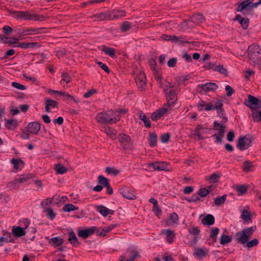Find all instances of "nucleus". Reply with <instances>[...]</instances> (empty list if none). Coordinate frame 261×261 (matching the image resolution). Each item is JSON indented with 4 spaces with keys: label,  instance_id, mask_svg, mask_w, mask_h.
<instances>
[{
    "label": "nucleus",
    "instance_id": "obj_1",
    "mask_svg": "<svg viewBox=\"0 0 261 261\" xmlns=\"http://www.w3.org/2000/svg\"><path fill=\"white\" fill-rule=\"evenodd\" d=\"M15 13L14 17L17 19H23L27 20H35L42 21L47 18V17L43 15H38L32 11H19Z\"/></svg>",
    "mask_w": 261,
    "mask_h": 261
},
{
    "label": "nucleus",
    "instance_id": "obj_2",
    "mask_svg": "<svg viewBox=\"0 0 261 261\" xmlns=\"http://www.w3.org/2000/svg\"><path fill=\"white\" fill-rule=\"evenodd\" d=\"M255 226L247 228L236 233V240L241 244H245L255 229Z\"/></svg>",
    "mask_w": 261,
    "mask_h": 261
},
{
    "label": "nucleus",
    "instance_id": "obj_3",
    "mask_svg": "<svg viewBox=\"0 0 261 261\" xmlns=\"http://www.w3.org/2000/svg\"><path fill=\"white\" fill-rule=\"evenodd\" d=\"M97 121L101 123L105 124H113L116 123L117 121L120 120V117L117 115L115 117L114 114L112 113L110 115L106 112H101L98 113L96 116Z\"/></svg>",
    "mask_w": 261,
    "mask_h": 261
},
{
    "label": "nucleus",
    "instance_id": "obj_4",
    "mask_svg": "<svg viewBox=\"0 0 261 261\" xmlns=\"http://www.w3.org/2000/svg\"><path fill=\"white\" fill-rule=\"evenodd\" d=\"M248 56L250 59L254 63H258L260 61L261 49L259 46L255 44H251L248 48Z\"/></svg>",
    "mask_w": 261,
    "mask_h": 261
},
{
    "label": "nucleus",
    "instance_id": "obj_5",
    "mask_svg": "<svg viewBox=\"0 0 261 261\" xmlns=\"http://www.w3.org/2000/svg\"><path fill=\"white\" fill-rule=\"evenodd\" d=\"M213 129L216 130L217 133L212 137L215 138V142L220 144L222 143V138L224 137L225 133V126L217 121H215L214 122Z\"/></svg>",
    "mask_w": 261,
    "mask_h": 261
},
{
    "label": "nucleus",
    "instance_id": "obj_6",
    "mask_svg": "<svg viewBox=\"0 0 261 261\" xmlns=\"http://www.w3.org/2000/svg\"><path fill=\"white\" fill-rule=\"evenodd\" d=\"M204 20L205 19L202 14H197L193 15L189 19L185 20L183 22L182 25L184 27H186L187 25L188 28H192L194 25L193 24H191V22L193 23L195 25H197L204 22Z\"/></svg>",
    "mask_w": 261,
    "mask_h": 261
},
{
    "label": "nucleus",
    "instance_id": "obj_7",
    "mask_svg": "<svg viewBox=\"0 0 261 261\" xmlns=\"http://www.w3.org/2000/svg\"><path fill=\"white\" fill-rule=\"evenodd\" d=\"M118 139L124 149H129L132 146L133 142L130 137L126 134H120L118 136Z\"/></svg>",
    "mask_w": 261,
    "mask_h": 261
},
{
    "label": "nucleus",
    "instance_id": "obj_8",
    "mask_svg": "<svg viewBox=\"0 0 261 261\" xmlns=\"http://www.w3.org/2000/svg\"><path fill=\"white\" fill-rule=\"evenodd\" d=\"M32 177L33 175L32 174L22 175L18 178L15 179L13 181L10 182L8 186L12 188L18 187L20 184L27 181L29 179L32 178Z\"/></svg>",
    "mask_w": 261,
    "mask_h": 261
},
{
    "label": "nucleus",
    "instance_id": "obj_9",
    "mask_svg": "<svg viewBox=\"0 0 261 261\" xmlns=\"http://www.w3.org/2000/svg\"><path fill=\"white\" fill-rule=\"evenodd\" d=\"M254 4L251 0H246L241 3H238L237 9L238 12L247 11L250 12L254 7Z\"/></svg>",
    "mask_w": 261,
    "mask_h": 261
},
{
    "label": "nucleus",
    "instance_id": "obj_10",
    "mask_svg": "<svg viewBox=\"0 0 261 261\" xmlns=\"http://www.w3.org/2000/svg\"><path fill=\"white\" fill-rule=\"evenodd\" d=\"M96 226H92L87 229H78L77 234L79 237L86 239L94 234L96 230Z\"/></svg>",
    "mask_w": 261,
    "mask_h": 261
},
{
    "label": "nucleus",
    "instance_id": "obj_11",
    "mask_svg": "<svg viewBox=\"0 0 261 261\" xmlns=\"http://www.w3.org/2000/svg\"><path fill=\"white\" fill-rule=\"evenodd\" d=\"M251 140L246 137H241L239 138L237 143V147L241 150L247 149L251 146Z\"/></svg>",
    "mask_w": 261,
    "mask_h": 261
},
{
    "label": "nucleus",
    "instance_id": "obj_12",
    "mask_svg": "<svg viewBox=\"0 0 261 261\" xmlns=\"http://www.w3.org/2000/svg\"><path fill=\"white\" fill-rule=\"evenodd\" d=\"M206 127H203L201 125H197L192 133L194 139L197 140H203L204 139L203 135L206 133Z\"/></svg>",
    "mask_w": 261,
    "mask_h": 261
},
{
    "label": "nucleus",
    "instance_id": "obj_13",
    "mask_svg": "<svg viewBox=\"0 0 261 261\" xmlns=\"http://www.w3.org/2000/svg\"><path fill=\"white\" fill-rule=\"evenodd\" d=\"M149 168H152L155 170H169L168 163L165 162H156L148 164Z\"/></svg>",
    "mask_w": 261,
    "mask_h": 261
},
{
    "label": "nucleus",
    "instance_id": "obj_14",
    "mask_svg": "<svg viewBox=\"0 0 261 261\" xmlns=\"http://www.w3.org/2000/svg\"><path fill=\"white\" fill-rule=\"evenodd\" d=\"M136 82L140 89H144L146 85V78L145 73L142 71H140L136 77Z\"/></svg>",
    "mask_w": 261,
    "mask_h": 261
},
{
    "label": "nucleus",
    "instance_id": "obj_15",
    "mask_svg": "<svg viewBox=\"0 0 261 261\" xmlns=\"http://www.w3.org/2000/svg\"><path fill=\"white\" fill-rule=\"evenodd\" d=\"M98 182L102 187H106L107 188V193L108 194L111 195L113 194V189L110 186L108 178L102 175H99L98 177Z\"/></svg>",
    "mask_w": 261,
    "mask_h": 261
},
{
    "label": "nucleus",
    "instance_id": "obj_16",
    "mask_svg": "<svg viewBox=\"0 0 261 261\" xmlns=\"http://www.w3.org/2000/svg\"><path fill=\"white\" fill-rule=\"evenodd\" d=\"M248 102L247 106L252 109H256L261 107V101L258 98L249 95L248 96Z\"/></svg>",
    "mask_w": 261,
    "mask_h": 261
},
{
    "label": "nucleus",
    "instance_id": "obj_17",
    "mask_svg": "<svg viewBox=\"0 0 261 261\" xmlns=\"http://www.w3.org/2000/svg\"><path fill=\"white\" fill-rule=\"evenodd\" d=\"M209 253V250L204 247L195 248L193 255L195 258H202L206 256Z\"/></svg>",
    "mask_w": 261,
    "mask_h": 261
},
{
    "label": "nucleus",
    "instance_id": "obj_18",
    "mask_svg": "<svg viewBox=\"0 0 261 261\" xmlns=\"http://www.w3.org/2000/svg\"><path fill=\"white\" fill-rule=\"evenodd\" d=\"M126 12L121 10L114 9L109 12V20L117 19L125 15Z\"/></svg>",
    "mask_w": 261,
    "mask_h": 261
},
{
    "label": "nucleus",
    "instance_id": "obj_19",
    "mask_svg": "<svg viewBox=\"0 0 261 261\" xmlns=\"http://www.w3.org/2000/svg\"><path fill=\"white\" fill-rule=\"evenodd\" d=\"M40 128V124L37 122H30L26 127L27 130L33 135L37 134Z\"/></svg>",
    "mask_w": 261,
    "mask_h": 261
},
{
    "label": "nucleus",
    "instance_id": "obj_20",
    "mask_svg": "<svg viewBox=\"0 0 261 261\" xmlns=\"http://www.w3.org/2000/svg\"><path fill=\"white\" fill-rule=\"evenodd\" d=\"M162 234L166 236V240L168 244L172 243L175 239V233L174 231L168 229H164L161 230Z\"/></svg>",
    "mask_w": 261,
    "mask_h": 261
},
{
    "label": "nucleus",
    "instance_id": "obj_21",
    "mask_svg": "<svg viewBox=\"0 0 261 261\" xmlns=\"http://www.w3.org/2000/svg\"><path fill=\"white\" fill-rule=\"evenodd\" d=\"M43 30V28H28L22 30L20 34L21 36L37 34L42 33Z\"/></svg>",
    "mask_w": 261,
    "mask_h": 261
},
{
    "label": "nucleus",
    "instance_id": "obj_22",
    "mask_svg": "<svg viewBox=\"0 0 261 261\" xmlns=\"http://www.w3.org/2000/svg\"><path fill=\"white\" fill-rule=\"evenodd\" d=\"M166 98H167V103L165 104V106H170L172 104L174 103L175 101L177 100V97L176 96V93L174 90H171L169 93L167 92Z\"/></svg>",
    "mask_w": 261,
    "mask_h": 261
},
{
    "label": "nucleus",
    "instance_id": "obj_23",
    "mask_svg": "<svg viewBox=\"0 0 261 261\" xmlns=\"http://www.w3.org/2000/svg\"><path fill=\"white\" fill-rule=\"evenodd\" d=\"M200 87L203 91L206 92L211 91H215L218 88L216 84L214 83H207L205 84H202Z\"/></svg>",
    "mask_w": 261,
    "mask_h": 261
},
{
    "label": "nucleus",
    "instance_id": "obj_24",
    "mask_svg": "<svg viewBox=\"0 0 261 261\" xmlns=\"http://www.w3.org/2000/svg\"><path fill=\"white\" fill-rule=\"evenodd\" d=\"M223 102L221 100H217L215 102V105H213L212 103L207 104L205 108V110L208 111L212 110H218L221 109L223 107Z\"/></svg>",
    "mask_w": 261,
    "mask_h": 261
},
{
    "label": "nucleus",
    "instance_id": "obj_25",
    "mask_svg": "<svg viewBox=\"0 0 261 261\" xmlns=\"http://www.w3.org/2000/svg\"><path fill=\"white\" fill-rule=\"evenodd\" d=\"M119 194L121 195L122 196H135L136 194L135 191L132 188L124 187L122 188H120L119 189Z\"/></svg>",
    "mask_w": 261,
    "mask_h": 261
},
{
    "label": "nucleus",
    "instance_id": "obj_26",
    "mask_svg": "<svg viewBox=\"0 0 261 261\" xmlns=\"http://www.w3.org/2000/svg\"><path fill=\"white\" fill-rule=\"evenodd\" d=\"M233 20L238 21L244 29H247L248 27L249 22L248 18H243L241 15H237Z\"/></svg>",
    "mask_w": 261,
    "mask_h": 261
},
{
    "label": "nucleus",
    "instance_id": "obj_27",
    "mask_svg": "<svg viewBox=\"0 0 261 261\" xmlns=\"http://www.w3.org/2000/svg\"><path fill=\"white\" fill-rule=\"evenodd\" d=\"M167 111V109L162 108L157 111L153 112L151 115V119L153 121H156L161 118L164 114Z\"/></svg>",
    "mask_w": 261,
    "mask_h": 261
},
{
    "label": "nucleus",
    "instance_id": "obj_28",
    "mask_svg": "<svg viewBox=\"0 0 261 261\" xmlns=\"http://www.w3.org/2000/svg\"><path fill=\"white\" fill-rule=\"evenodd\" d=\"M202 224L204 226H211L215 223V218L211 214L206 215L202 220Z\"/></svg>",
    "mask_w": 261,
    "mask_h": 261
},
{
    "label": "nucleus",
    "instance_id": "obj_29",
    "mask_svg": "<svg viewBox=\"0 0 261 261\" xmlns=\"http://www.w3.org/2000/svg\"><path fill=\"white\" fill-rule=\"evenodd\" d=\"M95 21H103L109 20V12H101L96 14L92 16Z\"/></svg>",
    "mask_w": 261,
    "mask_h": 261
},
{
    "label": "nucleus",
    "instance_id": "obj_30",
    "mask_svg": "<svg viewBox=\"0 0 261 261\" xmlns=\"http://www.w3.org/2000/svg\"><path fill=\"white\" fill-rule=\"evenodd\" d=\"M250 189V187L247 185H239L236 187V190L240 195H244L247 193V192ZM248 194V193H247ZM249 194H257V193L249 192Z\"/></svg>",
    "mask_w": 261,
    "mask_h": 261
},
{
    "label": "nucleus",
    "instance_id": "obj_31",
    "mask_svg": "<svg viewBox=\"0 0 261 261\" xmlns=\"http://www.w3.org/2000/svg\"><path fill=\"white\" fill-rule=\"evenodd\" d=\"M45 111L47 113L50 112V109L51 108H55L57 107L58 103L55 100L50 99H45Z\"/></svg>",
    "mask_w": 261,
    "mask_h": 261
},
{
    "label": "nucleus",
    "instance_id": "obj_32",
    "mask_svg": "<svg viewBox=\"0 0 261 261\" xmlns=\"http://www.w3.org/2000/svg\"><path fill=\"white\" fill-rule=\"evenodd\" d=\"M213 187L212 186H210L207 187H204L203 188L200 189L198 191V196H206L208 194H214L212 193Z\"/></svg>",
    "mask_w": 261,
    "mask_h": 261
},
{
    "label": "nucleus",
    "instance_id": "obj_33",
    "mask_svg": "<svg viewBox=\"0 0 261 261\" xmlns=\"http://www.w3.org/2000/svg\"><path fill=\"white\" fill-rule=\"evenodd\" d=\"M68 241L73 246L77 247L80 245V242L74 232L71 231L69 233Z\"/></svg>",
    "mask_w": 261,
    "mask_h": 261
},
{
    "label": "nucleus",
    "instance_id": "obj_34",
    "mask_svg": "<svg viewBox=\"0 0 261 261\" xmlns=\"http://www.w3.org/2000/svg\"><path fill=\"white\" fill-rule=\"evenodd\" d=\"M18 124L17 120L15 119H9L5 120V126L8 129H14Z\"/></svg>",
    "mask_w": 261,
    "mask_h": 261
},
{
    "label": "nucleus",
    "instance_id": "obj_35",
    "mask_svg": "<svg viewBox=\"0 0 261 261\" xmlns=\"http://www.w3.org/2000/svg\"><path fill=\"white\" fill-rule=\"evenodd\" d=\"M220 229L217 227H213L210 231L209 239L211 240L213 242L217 241V236L219 234Z\"/></svg>",
    "mask_w": 261,
    "mask_h": 261
},
{
    "label": "nucleus",
    "instance_id": "obj_36",
    "mask_svg": "<svg viewBox=\"0 0 261 261\" xmlns=\"http://www.w3.org/2000/svg\"><path fill=\"white\" fill-rule=\"evenodd\" d=\"M12 232L17 237H21L25 234L24 228L19 226L14 227L12 229Z\"/></svg>",
    "mask_w": 261,
    "mask_h": 261
},
{
    "label": "nucleus",
    "instance_id": "obj_37",
    "mask_svg": "<svg viewBox=\"0 0 261 261\" xmlns=\"http://www.w3.org/2000/svg\"><path fill=\"white\" fill-rule=\"evenodd\" d=\"M43 212L46 214V217L50 220H53L56 217V213L54 211L53 209L49 207L43 209Z\"/></svg>",
    "mask_w": 261,
    "mask_h": 261
},
{
    "label": "nucleus",
    "instance_id": "obj_38",
    "mask_svg": "<svg viewBox=\"0 0 261 261\" xmlns=\"http://www.w3.org/2000/svg\"><path fill=\"white\" fill-rule=\"evenodd\" d=\"M11 163L14 165V169L17 170H21L24 165V163L21 159H13Z\"/></svg>",
    "mask_w": 261,
    "mask_h": 261
},
{
    "label": "nucleus",
    "instance_id": "obj_39",
    "mask_svg": "<svg viewBox=\"0 0 261 261\" xmlns=\"http://www.w3.org/2000/svg\"><path fill=\"white\" fill-rule=\"evenodd\" d=\"M139 116L140 119L143 121L145 126L147 128H149L151 127V123L149 119L146 116L145 114L142 111L139 112Z\"/></svg>",
    "mask_w": 261,
    "mask_h": 261
},
{
    "label": "nucleus",
    "instance_id": "obj_40",
    "mask_svg": "<svg viewBox=\"0 0 261 261\" xmlns=\"http://www.w3.org/2000/svg\"><path fill=\"white\" fill-rule=\"evenodd\" d=\"M12 235L9 232H4L3 237H1V240L3 242L14 243V240L12 238Z\"/></svg>",
    "mask_w": 261,
    "mask_h": 261
},
{
    "label": "nucleus",
    "instance_id": "obj_41",
    "mask_svg": "<svg viewBox=\"0 0 261 261\" xmlns=\"http://www.w3.org/2000/svg\"><path fill=\"white\" fill-rule=\"evenodd\" d=\"M50 243H52L55 245V247H59L64 243V239L60 237H54L50 239Z\"/></svg>",
    "mask_w": 261,
    "mask_h": 261
},
{
    "label": "nucleus",
    "instance_id": "obj_42",
    "mask_svg": "<svg viewBox=\"0 0 261 261\" xmlns=\"http://www.w3.org/2000/svg\"><path fill=\"white\" fill-rule=\"evenodd\" d=\"M18 47L27 49L29 48H33L35 46H38V43L37 42H31V43H25L22 42L19 43L18 45Z\"/></svg>",
    "mask_w": 261,
    "mask_h": 261
},
{
    "label": "nucleus",
    "instance_id": "obj_43",
    "mask_svg": "<svg viewBox=\"0 0 261 261\" xmlns=\"http://www.w3.org/2000/svg\"><path fill=\"white\" fill-rule=\"evenodd\" d=\"M55 170L57 173L60 174H64L67 171V169L60 163L55 165Z\"/></svg>",
    "mask_w": 261,
    "mask_h": 261
},
{
    "label": "nucleus",
    "instance_id": "obj_44",
    "mask_svg": "<svg viewBox=\"0 0 261 261\" xmlns=\"http://www.w3.org/2000/svg\"><path fill=\"white\" fill-rule=\"evenodd\" d=\"M253 167V166L252 163L251 162L249 161H246L243 163L242 169L244 171L247 172L251 171Z\"/></svg>",
    "mask_w": 261,
    "mask_h": 261
},
{
    "label": "nucleus",
    "instance_id": "obj_45",
    "mask_svg": "<svg viewBox=\"0 0 261 261\" xmlns=\"http://www.w3.org/2000/svg\"><path fill=\"white\" fill-rule=\"evenodd\" d=\"M105 133L111 139L115 140L116 138V131L110 127L105 128Z\"/></svg>",
    "mask_w": 261,
    "mask_h": 261
},
{
    "label": "nucleus",
    "instance_id": "obj_46",
    "mask_svg": "<svg viewBox=\"0 0 261 261\" xmlns=\"http://www.w3.org/2000/svg\"><path fill=\"white\" fill-rule=\"evenodd\" d=\"M53 197H53L52 198H48L45 199L41 202V205L43 209H45V208H47L50 207H49V206H50L53 203Z\"/></svg>",
    "mask_w": 261,
    "mask_h": 261
},
{
    "label": "nucleus",
    "instance_id": "obj_47",
    "mask_svg": "<svg viewBox=\"0 0 261 261\" xmlns=\"http://www.w3.org/2000/svg\"><path fill=\"white\" fill-rule=\"evenodd\" d=\"M231 238L229 236L224 234H222L220 239V243L221 245H225L231 242Z\"/></svg>",
    "mask_w": 261,
    "mask_h": 261
},
{
    "label": "nucleus",
    "instance_id": "obj_48",
    "mask_svg": "<svg viewBox=\"0 0 261 261\" xmlns=\"http://www.w3.org/2000/svg\"><path fill=\"white\" fill-rule=\"evenodd\" d=\"M102 50L107 55L110 56L111 57H115L116 56L115 54V49L111 47H103Z\"/></svg>",
    "mask_w": 261,
    "mask_h": 261
},
{
    "label": "nucleus",
    "instance_id": "obj_49",
    "mask_svg": "<svg viewBox=\"0 0 261 261\" xmlns=\"http://www.w3.org/2000/svg\"><path fill=\"white\" fill-rule=\"evenodd\" d=\"M132 25L128 21H124L120 25V30L122 32H126L130 29Z\"/></svg>",
    "mask_w": 261,
    "mask_h": 261
},
{
    "label": "nucleus",
    "instance_id": "obj_50",
    "mask_svg": "<svg viewBox=\"0 0 261 261\" xmlns=\"http://www.w3.org/2000/svg\"><path fill=\"white\" fill-rule=\"evenodd\" d=\"M61 77L62 79L61 80V83L62 84H63L64 83L68 84L70 82L71 80V78L69 76V74L66 72L62 73Z\"/></svg>",
    "mask_w": 261,
    "mask_h": 261
},
{
    "label": "nucleus",
    "instance_id": "obj_51",
    "mask_svg": "<svg viewBox=\"0 0 261 261\" xmlns=\"http://www.w3.org/2000/svg\"><path fill=\"white\" fill-rule=\"evenodd\" d=\"M148 141L149 142V145L153 147L156 145V136L155 134L152 133L150 134L149 136Z\"/></svg>",
    "mask_w": 261,
    "mask_h": 261
},
{
    "label": "nucleus",
    "instance_id": "obj_52",
    "mask_svg": "<svg viewBox=\"0 0 261 261\" xmlns=\"http://www.w3.org/2000/svg\"><path fill=\"white\" fill-rule=\"evenodd\" d=\"M219 175L216 173H214L212 174L211 176L207 177V179L210 180V183L215 184L219 181Z\"/></svg>",
    "mask_w": 261,
    "mask_h": 261
},
{
    "label": "nucleus",
    "instance_id": "obj_53",
    "mask_svg": "<svg viewBox=\"0 0 261 261\" xmlns=\"http://www.w3.org/2000/svg\"><path fill=\"white\" fill-rule=\"evenodd\" d=\"M251 217L250 213L247 210H244L242 211L241 217L243 220L246 221H249L251 220Z\"/></svg>",
    "mask_w": 261,
    "mask_h": 261
},
{
    "label": "nucleus",
    "instance_id": "obj_54",
    "mask_svg": "<svg viewBox=\"0 0 261 261\" xmlns=\"http://www.w3.org/2000/svg\"><path fill=\"white\" fill-rule=\"evenodd\" d=\"M96 211L99 212L104 217L108 216V208L103 205L97 206Z\"/></svg>",
    "mask_w": 261,
    "mask_h": 261
},
{
    "label": "nucleus",
    "instance_id": "obj_55",
    "mask_svg": "<svg viewBox=\"0 0 261 261\" xmlns=\"http://www.w3.org/2000/svg\"><path fill=\"white\" fill-rule=\"evenodd\" d=\"M78 207H75L72 204H66L63 207V210L64 212H70L72 211L77 210Z\"/></svg>",
    "mask_w": 261,
    "mask_h": 261
},
{
    "label": "nucleus",
    "instance_id": "obj_56",
    "mask_svg": "<svg viewBox=\"0 0 261 261\" xmlns=\"http://www.w3.org/2000/svg\"><path fill=\"white\" fill-rule=\"evenodd\" d=\"M183 200H186L189 202L197 203L198 201H203L199 197H185V198H183Z\"/></svg>",
    "mask_w": 261,
    "mask_h": 261
},
{
    "label": "nucleus",
    "instance_id": "obj_57",
    "mask_svg": "<svg viewBox=\"0 0 261 261\" xmlns=\"http://www.w3.org/2000/svg\"><path fill=\"white\" fill-rule=\"evenodd\" d=\"M171 42H174V43H178L188 42V41L185 40L184 39V38H182L181 36L177 37V36H174V35H173V36H172V39H171Z\"/></svg>",
    "mask_w": 261,
    "mask_h": 261
},
{
    "label": "nucleus",
    "instance_id": "obj_58",
    "mask_svg": "<svg viewBox=\"0 0 261 261\" xmlns=\"http://www.w3.org/2000/svg\"><path fill=\"white\" fill-rule=\"evenodd\" d=\"M215 71H218L220 73L224 74L225 75H227L228 72L226 68H225L223 65H217L216 66V68L215 69Z\"/></svg>",
    "mask_w": 261,
    "mask_h": 261
},
{
    "label": "nucleus",
    "instance_id": "obj_59",
    "mask_svg": "<svg viewBox=\"0 0 261 261\" xmlns=\"http://www.w3.org/2000/svg\"><path fill=\"white\" fill-rule=\"evenodd\" d=\"M259 243L258 240L256 239H254L251 241H248L246 244V246L248 248H252L256 246Z\"/></svg>",
    "mask_w": 261,
    "mask_h": 261
},
{
    "label": "nucleus",
    "instance_id": "obj_60",
    "mask_svg": "<svg viewBox=\"0 0 261 261\" xmlns=\"http://www.w3.org/2000/svg\"><path fill=\"white\" fill-rule=\"evenodd\" d=\"M189 233L194 236H198L200 234V230L197 227H192L189 229Z\"/></svg>",
    "mask_w": 261,
    "mask_h": 261
},
{
    "label": "nucleus",
    "instance_id": "obj_61",
    "mask_svg": "<svg viewBox=\"0 0 261 261\" xmlns=\"http://www.w3.org/2000/svg\"><path fill=\"white\" fill-rule=\"evenodd\" d=\"M152 211L155 213V216L158 217L162 215V210L160 208L158 203L153 206Z\"/></svg>",
    "mask_w": 261,
    "mask_h": 261
},
{
    "label": "nucleus",
    "instance_id": "obj_62",
    "mask_svg": "<svg viewBox=\"0 0 261 261\" xmlns=\"http://www.w3.org/2000/svg\"><path fill=\"white\" fill-rule=\"evenodd\" d=\"M217 111V113L218 115L222 118L223 122H226L227 121V118L224 116L225 115V112L223 110L222 108H221V109L216 110Z\"/></svg>",
    "mask_w": 261,
    "mask_h": 261
},
{
    "label": "nucleus",
    "instance_id": "obj_63",
    "mask_svg": "<svg viewBox=\"0 0 261 261\" xmlns=\"http://www.w3.org/2000/svg\"><path fill=\"white\" fill-rule=\"evenodd\" d=\"M149 64L151 69L153 70L154 73H157L158 70L156 69V62L155 60L151 59L149 61Z\"/></svg>",
    "mask_w": 261,
    "mask_h": 261
},
{
    "label": "nucleus",
    "instance_id": "obj_64",
    "mask_svg": "<svg viewBox=\"0 0 261 261\" xmlns=\"http://www.w3.org/2000/svg\"><path fill=\"white\" fill-rule=\"evenodd\" d=\"M226 200V197H219L214 200V203L216 205L223 204Z\"/></svg>",
    "mask_w": 261,
    "mask_h": 261
}]
</instances>
